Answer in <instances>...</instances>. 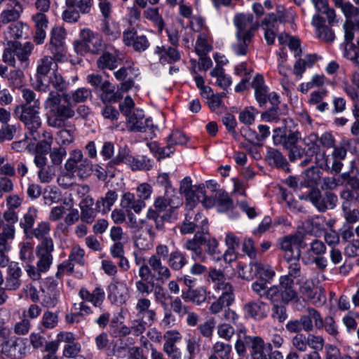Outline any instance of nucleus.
<instances>
[{
	"label": "nucleus",
	"instance_id": "nucleus-1",
	"mask_svg": "<svg viewBox=\"0 0 359 359\" xmlns=\"http://www.w3.org/2000/svg\"><path fill=\"white\" fill-rule=\"evenodd\" d=\"M21 94L25 103L15 107V114L29 130L32 138L37 140L40 138V133L37 130L42 125L41 120L39 116L41 109L39 98L36 97V95L33 90L27 88L21 90Z\"/></svg>",
	"mask_w": 359,
	"mask_h": 359
},
{
	"label": "nucleus",
	"instance_id": "nucleus-2",
	"mask_svg": "<svg viewBox=\"0 0 359 359\" xmlns=\"http://www.w3.org/2000/svg\"><path fill=\"white\" fill-rule=\"evenodd\" d=\"M302 143L304 149L299 147H294L289 154V158L291 161H295L304 157L300 165L306 166L315 159V163L320 168H329V155L325 149L319 144V137L315 133H311L302 138Z\"/></svg>",
	"mask_w": 359,
	"mask_h": 359
},
{
	"label": "nucleus",
	"instance_id": "nucleus-3",
	"mask_svg": "<svg viewBox=\"0 0 359 359\" xmlns=\"http://www.w3.org/2000/svg\"><path fill=\"white\" fill-rule=\"evenodd\" d=\"M32 48V44L29 42L24 44L18 41L8 42V47L5 48L3 53V61L10 66L15 67L16 57L20 62L21 67L26 69L29 66V56Z\"/></svg>",
	"mask_w": 359,
	"mask_h": 359
},
{
	"label": "nucleus",
	"instance_id": "nucleus-4",
	"mask_svg": "<svg viewBox=\"0 0 359 359\" xmlns=\"http://www.w3.org/2000/svg\"><path fill=\"white\" fill-rule=\"evenodd\" d=\"M60 95L57 93L50 92L48 101L51 104L50 115L48 118L50 126L60 128L63 126L64 121L74 116V111L69 106L60 105Z\"/></svg>",
	"mask_w": 359,
	"mask_h": 359
},
{
	"label": "nucleus",
	"instance_id": "nucleus-5",
	"mask_svg": "<svg viewBox=\"0 0 359 359\" xmlns=\"http://www.w3.org/2000/svg\"><path fill=\"white\" fill-rule=\"evenodd\" d=\"M269 281L257 280L252 283L251 288L253 292L261 298H265L271 303H282L287 304L290 301L287 297L286 292H284L280 284L268 287Z\"/></svg>",
	"mask_w": 359,
	"mask_h": 359
},
{
	"label": "nucleus",
	"instance_id": "nucleus-6",
	"mask_svg": "<svg viewBox=\"0 0 359 359\" xmlns=\"http://www.w3.org/2000/svg\"><path fill=\"white\" fill-rule=\"evenodd\" d=\"M300 258H292L285 259L288 263L287 274L282 276L279 280V284L290 301H292L297 297V292L294 289V279L301 276Z\"/></svg>",
	"mask_w": 359,
	"mask_h": 359
},
{
	"label": "nucleus",
	"instance_id": "nucleus-7",
	"mask_svg": "<svg viewBox=\"0 0 359 359\" xmlns=\"http://www.w3.org/2000/svg\"><path fill=\"white\" fill-rule=\"evenodd\" d=\"M306 244L303 237L298 234H291L278 239V247L284 252L285 259L301 257V249L304 248Z\"/></svg>",
	"mask_w": 359,
	"mask_h": 359
},
{
	"label": "nucleus",
	"instance_id": "nucleus-8",
	"mask_svg": "<svg viewBox=\"0 0 359 359\" xmlns=\"http://www.w3.org/2000/svg\"><path fill=\"white\" fill-rule=\"evenodd\" d=\"M65 166L67 171L76 172L81 178L87 177L92 172V164L87 158H83V154L79 150L72 152Z\"/></svg>",
	"mask_w": 359,
	"mask_h": 359
},
{
	"label": "nucleus",
	"instance_id": "nucleus-9",
	"mask_svg": "<svg viewBox=\"0 0 359 359\" xmlns=\"http://www.w3.org/2000/svg\"><path fill=\"white\" fill-rule=\"evenodd\" d=\"M252 86L255 90L256 100L261 107L267 102H271L273 107L278 105L279 100L278 95L275 92L269 93L262 76L257 75L253 79Z\"/></svg>",
	"mask_w": 359,
	"mask_h": 359
},
{
	"label": "nucleus",
	"instance_id": "nucleus-10",
	"mask_svg": "<svg viewBox=\"0 0 359 359\" xmlns=\"http://www.w3.org/2000/svg\"><path fill=\"white\" fill-rule=\"evenodd\" d=\"M236 27L235 34L255 36V32L259 29V23L254 20V16L250 13H238L233 19Z\"/></svg>",
	"mask_w": 359,
	"mask_h": 359
},
{
	"label": "nucleus",
	"instance_id": "nucleus-11",
	"mask_svg": "<svg viewBox=\"0 0 359 359\" xmlns=\"http://www.w3.org/2000/svg\"><path fill=\"white\" fill-rule=\"evenodd\" d=\"M65 31L62 27H54L50 32V51L52 54L50 57L55 61H62L65 57Z\"/></svg>",
	"mask_w": 359,
	"mask_h": 359
},
{
	"label": "nucleus",
	"instance_id": "nucleus-12",
	"mask_svg": "<svg viewBox=\"0 0 359 359\" xmlns=\"http://www.w3.org/2000/svg\"><path fill=\"white\" fill-rule=\"evenodd\" d=\"M309 201L320 212H325L328 209H333L337 202V196L331 192H326L322 195L318 189H311L308 196Z\"/></svg>",
	"mask_w": 359,
	"mask_h": 359
},
{
	"label": "nucleus",
	"instance_id": "nucleus-13",
	"mask_svg": "<svg viewBox=\"0 0 359 359\" xmlns=\"http://www.w3.org/2000/svg\"><path fill=\"white\" fill-rule=\"evenodd\" d=\"M300 293L315 306H322L326 301L324 290L315 285L311 279L306 280L299 287Z\"/></svg>",
	"mask_w": 359,
	"mask_h": 359
},
{
	"label": "nucleus",
	"instance_id": "nucleus-14",
	"mask_svg": "<svg viewBox=\"0 0 359 359\" xmlns=\"http://www.w3.org/2000/svg\"><path fill=\"white\" fill-rule=\"evenodd\" d=\"M123 41L127 46H131L137 52H144L150 46L145 35H137L135 27H128L123 32Z\"/></svg>",
	"mask_w": 359,
	"mask_h": 359
},
{
	"label": "nucleus",
	"instance_id": "nucleus-15",
	"mask_svg": "<svg viewBox=\"0 0 359 359\" xmlns=\"http://www.w3.org/2000/svg\"><path fill=\"white\" fill-rule=\"evenodd\" d=\"M130 298L129 287L122 281L116 280L108 287V299L111 304L121 306Z\"/></svg>",
	"mask_w": 359,
	"mask_h": 359
},
{
	"label": "nucleus",
	"instance_id": "nucleus-16",
	"mask_svg": "<svg viewBox=\"0 0 359 359\" xmlns=\"http://www.w3.org/2000/svg\"><path fill=\"white\" fill-rule=\"evenodd\" d=\"M112 161L115 164L125 163L129 165L133 170H150L153 167L152 161L147 156L134 157L126 153H120Z\"/></svg>",
	"mask_w": 359,
	"mask_h": 359
},
{
	"label": "nucleus",
	"instance_id": "nucleus-17",
	"mask_svg": "<svg viewBox=\"0 0 359 359\" xmlns=\"http://www.w3.org/2000/svg\"><path fill=\"white\" fill-rule=\"evenodd\" d=\"M151 301L146 297H137L134 307L135 316L139 318H145L151 325L157 318V313L151 309Z\"/></svg>",
	"mask_w": 359,
	"mask_h": 359
},
{
	"label": "nucleus",
	"instance_id": "nucleus-18",
	"mask_svg": "<svg viewBox=\"0 0 359 359\" xmlns=\"http://www.w3.org/2000/svg\"><path fill=\"white\" fill-rule=\"evenodd\" d=\"M147 263L151 267L152 278L156 280L164 283L171 278L172 273L170 268L163 262L158 256H150L147 259Z\"/></svg>",
	"mask_w": 359,
	"mask_h": 359
},
{
	"label": "nucleus",
	"instance_id": "nucleus-19",
	"mask_svg": "<svg viewBox=\"0 0 359 359\" xmlns=\"http://www.w3.org/2000/svg\"><path fill=\"white\" fill-rule=\"evenodd\" d=\"M1 351L11 359H21L26 353L27 347L21 339H10L1 345Z\"/></svg>",
	"mask_w": 359,
	"mask_h": 359
},
{
	"label": "nucleus",
	"instance_id": "nucleus-20",
	"mask_svg": "<svg viewBox=\"0 0 359 359\" xmlns=\"http://www.w3.org/2000/svg\"><path fill=\"white\" fill-rule=\"evenodd\" d=\"M208 278L215 290L221 292V294H233L232 285L226 281L223 271L219 269H210Z\"/></svg>",
	"mask_w": 359,
	"mask_h": 359
},
{
	"label": "nucleus",
	"instance_id": "nucleus-21",
	"mask_svg": "<svg viewBox=\"0 0 359 359\" xmlns=\"http://www.w3.org/2000/svg\"><path fill=\"white\" fill-rule=\"evenodd\" d=\"M35 5L39 11L32 16L36 27L34 41L37 44H41L43 43L45 38V33L43 31V27L45 25V0H36Z\"/></svg>",
	"mask_w": 359,
	"mask_h": 359
},
{
	"label": "nucleus",
	"instance_id": "nucleus-22",
	"mask_svg": "<svg viewBox=\"0 0 359 359\" xmlns=\"http://www.w3.org/2000/svg\"><path fill=\"white\" fill-rule=\"evenodd\" d=\"M299 321L302 330L306 332L313 331L314 326L317 329L318 327H322V316L314 308L309 307L306 313L300 317Z\"/></svg>",
	"mask_w": 359,
	"mask_h": 359
},
{
	"label": "nucleus",
	"instance_id": "nucleus-23",
	"mask_svg": "<svg viewBox=\"0 0 359 359\" xmlns=\"http://www.w3.org/2000/svg\"><path fill=\"white\" fill-rule=\"evenodd\" d=\"M80 36L86 42L91 53L97 54L102 50L103 40L98 33L85 28L81 31Z\"/></svg>",
	"mask_w": 359,
	"mask_h": 359
},
{
	"label": "nucleus",
	"instance_id": "nucleus-24",
	"mask_svg": "<svg viewBox=\"0 0 359 359\" xmlns=\"http://www.w3.org/2000/svg\"><path fill=\"white\" fill-rule=\"evenodd\" d=\"M203 242H205V236L196 233L192 239H189L184 243V248L192 252V258L194 260L204 262L206 257L201 248Z\"/></svg>",
	"mask_w": 359,
	"mask_h": 359
},
{
	"label": "nucleus",
	"instance_id": "nucleus-25",
	"mask_svg": "<svg viewBox=\"0 0 359 359\" xmlns=\"http://www.w3.org/2000/svg\"><path fill=\"white\" fill-rule=\"evenodd\" d=\"M244 311L246 315L255 320H262L267 316L269 311V306L262 301H252L244 306Z\"/></svg>",
	"mask_w": 359,
	"mask_h": 359
},
{
	"label": "nucleus",
	"instance_id": "nucleus-26",
	"mask_svg": "<svg viewBox=\"0 0 359 359\" xmlns=\"http://www.w3.org/2000/svg\"><path fill=\"white\" fill-rule=\"evenodd\" d=\"M79 296L84 302L91 303L94 306L102 310V305L105 299V292L100 286H97L90 292L86 288L82 287L79 292Z\"/></svg>",
	"mask_w": 359,
	"mask_h": 359
},
{
	"label": "nucleus",
	"instance_id": "nucleus-27",
	"mask_svg": "<svg viewBox=\"0 0 359 359\" xmlns=\"http://www.w3.org/2000/svg\"><path fill=\"white\" fill-rule=\"evenodd\" d=\"M182 205V200L176 196L168 197L167 194L163 196H158L155 198L154 206L156 212H161L168 209L172 212L175 209Z\"/></svg>",
	"mask_w": 359,
	"mask_h": 359
},
{
	"label": "nucleus",
	"instance_id": "nucleus-28",
	"mask_svg": "<svg viewBox=\"0 0 359 359\" xmlns=\"http://www.w3.org/2000/svg\"><path fill=\"white\" fill-rule=\"evenodd\" d=\"M22 270L18 263L11 262L8 268L6 276L5 289L16 290L21 284Z\"/></svg>",
	"mask_w": 359,
	"mask_h": 359
},
{
	"label": "nucleus",
	"instance_id": "nucleus-29",
	"mask_svg": "<svg viewBox=\"0 0 359 359\" xmlns=\"http://www.w3.org/2000/svg\"><path fill=\"white\" fill-rule=\"evenodd\" d=\"M23 11L20 2L16 0H9L8 8L0 14V21L3 24H8L18 20Z\"/></svg>",
	"mask_w": 359,
	"mask_h": 359
},
{
	"label": "nucleus",
	"instance_id": "nucleus-30",
	"mask_svg": "<svg viewBox=\"0 0 359 359\" xmlns=\"http://www.w3.org/2000/svg\"><path fill=\"white\" fill-rule=\"evenodd\" d=\"M272 347L271 344H265L262 338L257 337L254 344L251 347L250 355L251 359H268L271 354Z\"/></svg>",
	"mask_w": 359,
	"mask_h": 359
},
{
	"label": "nucleus",
	"instance_id": "nucleus-31",
	"mask_svg": "<svg viewBox=\"0 0 359 359\" xmlns=\"http://www.w3.org/2000/svg\"><path fill=\"white\" fill-rule=\"evenodd\" d=\"M36 254L39 258L36 267L28 265L27 269L28 276L34 280H39L41 273L45 271V248L43 245L37 246Z\"/></svg>",
	"mask_w": 359,
	"mask_h": 359
},
{
	"label": "nucleus",
	"instance_id": "nucleus-32",
	"mask_svg": "<svg viewBox=\"0 0 359 359\" xmlns=\"http://www.w3.org/2000/svg\"><path fill=\"white\" fill-rule=\"evenodd\" d=\"M126 118L128 127L131 130L142 132L148 126L147 120L145 119L142 110L135 109Z\"/></svg>",
	"mask_w": 359,
	"mask_h": 359
},
{
	"label": "nucleus",
	"instance_id": "nucleus-33",
	"mask_svg": "<svg viewBox=\"0 0 359 359\" xmlns=\"http://www.w3.org/2000/svg\"><path fill=\"white\" fill-rule=\"evenodd\" d=\"M258 336H250L240 331L237 333V339L236 341L234 348L237 354L240 357H243L247 353V348L251 351V347L254 344Z\"/></svg>",
	"mask_w": 359,
	"mask_h": 359
},
{
	"label": "nucleus",
	"instance_id": "nucleus-34",
	"mask_svg": "<svg viewBox=\"0 0 359 359\" xmlns=\"http://www.w3.org/2000/svg\"><path fill=\"white\" fill-rule=\"evenodd\" d=\"M236 41L231 45V49L236 55H246L249 51V46L252 43L253 36L235 34Z\"/></svg>",
	"mask_w": 359,
	"mask_h": 359
},
{
	"label": "nucleus",
	"instance_id": "nucleus-35",
	"mask_svg": "<svg viewBox=\"0 0 359 359\" xmlns=\"http://www.w3.org/2000/svg\"><path fill=\"white\" fill-rule=\"evenodd\" d=\"M155 53L159 56L160 62L162 64L172 63L180 59L179 51L171 46H157Z\"/></svg>",
	"mask_w": 359,
	"mask_h": 359
},
{
	"label": "nucleus",
	"instance_id": "nucleus-36",
	"mask_svg": "<svg viewBox=\"0 0 359 359\" xmlns=\"http://www.w3.org/2000/svg\"><path fill=\"white\" fill-rule=\"evenodd\" d=\"M212 38L209 31L201 32L196 39L195 50L200 57L205 56L212 50Z\"/></svg>",
	"mask_w": 359,
	"mask_h": 359
},
{
	"label": "nucleus",
	"instance_id": "nucleus-37",
	"mask_svg": "<svg viewBox=\"0 0 359 359\" xmlns=\"http://www.w3.org/2000/svg\"><path fill=\"white\" fill-rule=\"evenodd\" d=\"M121 206L127 212L133 210L138 214L146 206V203L141 200L136 199L133 194L127 192L122 196Z\"/></svg>",
	"mask_w": 359,
	"mask_h": 359
},
{
	"label": "nucleus",
	"instance_id": "nucleus-38",
	"mask_svg": "<svg viewBox=\"0 0 359 359\" xmlns=\"http://www.w3.org/2000/svg\"><path fill=\"white\" fill-rule=\"evenodd\" d=\"M50 66V69H46V75L48 74L49 84L58 91L65 90L67 87V83L61 74L56 71L57 63L51 62Z\"/></svg>",
	"mask_w": 359,
	"mask_h": 359
},
{
	"label": "nucleus",
	"instance_id": "nucleus-39",
	"mask_svg": "<svg viewBox=\"0 0 359 359\" xmlns=\"http://www.w3.org/2000/svg\"><path fill=\"white\" fill-rule=\"evenodd\" d=\"M102 90L101 100L104 103L116 102L122 95L118 91H115L114 86L108 81L102 83L100 88Z\"/></svg>",
	"mask_w": 359,
	"mask_h": 359
},
{
	"label": "nucleus",
	"instance_id": "nucleus-40",
	"mask_svg": "<svg viewBox=\"0 0 359 359\" xmlns=\"http://www.w3.org/2000/svg\"><path fill=\"white\" fill-rule=\"evenodd\" d=\"M101 30L110 41H114L121 36V29L118 24L111 19H104L102 20Z\"/></svg>",
	"mask_w": 359,
	"mask_h": 359
},
{
	"label": "nucleus",
	"instance_id": "nucleus-41",
	"mask_svg": "<svg viewBox=\"0 0 359 359\" xmlns=\"http://www.w3.org/2000/svg\"><path fill=\"white\" fill-rule=\"evenodd\" d=\"M34 163L40 168L38 175L41 182H45V173L43 168L45 166V142L39 141L35 148Z\"/></svg>",
	"mask_w": 359,
	"mask_h": 359
},
{
	"label": "nucleus",
	"instance_id": "nucleus-42",
	"mask_svg": "<svg viewBox=\"0 0 359 359\" xmlns=\"http://www.w3.org/2000/svg\"><path fill=\"white\" fill-rule=\"evenodd\" d=\"M201 338L194 334H189L184 339L189 359H196L201 353Z\"/></svg>",
	"mask_w": 359,
	"mask_h": 359
},
{
	"label": "nucleus",
	"instance_id": "nucleus-43",
	"mask_svg": "<svg viewBox=\"0 0 359 359\" xmlns=\"http://www.w3.org/2000/svg\"><path fill=\"white\" fill-rule=\"evenodd\" d=\"M167 263L170 269L180 271L187 264V259L183 252L176 250L170 253Z\"/></svg>",
	"mask_w": 359,
	"mask_h": 359
},
{
	"label": "nucleus",
	"instance_id": "nucleus-44",
	"mask_svg": "<svg viewBox=\"0 0 359 359\" xmlns=\"http://www.w3.org/2000/svg\"><path fill=\"white\" fill-rule=\"evenodd\" d=\"M267 158L269 163L289 172L290 171L288 163L282 154L275 149L268 151Z\"/></svg>",
	"mask_w": 359,
	"mask_h": 359
},
{
	"label": "nucleus",
	"instance_id": "nucleus-45",
	"mask_svg": "<svg viewBox=\"0 0 359 359\" xmlns=\"http://www.w3.org/2000/svg\"><path fill=\"white\" fill-rule=\"evenodd\" d=\"M341 208L347 224H353L359 221V210L355 203H342Z\"/></svg>",
	"mask_w": 359,
	"mask_h": 359
},
{
	"label": "nucleus",
	"instance_id": "nucleus-46",
	"mask_svg": "<svg viewBox=\"0 0 359 359\" xmlns=\"http://www.w3.org/2000/svg\"><path fill=\"white\" fill-rule=\"evenodd\" d=\"M118 198L117 193L114 190L108 191L104 197L100 198L96 203V207L99 211L106 212L109 211L111 208Z\"/></svg>",
	"mask_w": 359,
	"mask_h": 359
},
{
	"label": "nucleus",
	"instance_id": "nucleus-47",
	"mask_svg": "<svg viewBox=\"0 0 359 359\" xmlns=\"http://www.w3.org/2000/svg\"><path fill=\"white\" fill-rule=\"evenodd\" d=\"M144 17L151 21L159 32H161L165 27L164 20L159 13L158 8L149 7L144 11Z\"/></svg>",
	"mask_w": 359,
	"mask_h": 359
},
{
	"label": "nucleus",
	"instance_id": "nucleus-48",
	"mask_svg": "<svg viewBox=\"0 0 359 359\" xmlns=\"http://www.w3.org/2000/svg\"><path fill=\"white\" fill-rule=\"evenodd\" d=\"M233 300V294H221L219 298L211 304L209 311L212 314H217L222 310L224 306H229Z\"/></svg>",
	"mask_w": 359,
	"mask_h": 359
},
{
	"label": "nucleus",
	"instance_id": "nucleus-49",
	"mask_svg": "<svg viewBox=\"0 0 359 359\" xmlns=\"http://www.w3.org/2000/svg\"><path fill=\"white\" fill-rule=\"evenodd\" d=\"M47 286L46 294L49 295V301H46V304H48L50 306H54L57 304L60 295L57 280L52 277L46 278Z\"/></svg>",
	"mask_w": 359,
	"mask_h": 359
},
{
	"label": "nucleus",
	"instance_id": "nucleus-50",
	"mask_svg": "<svg viewBox=\"0 0 359 359\" xmlns=\"http://www.w3.org/2000/svg\"><path fill=\"white\" fill-rule=\"evenodd\" d=\"M97 67L101 70H113L118 66L117 57L113 54L106 52L104 53L97 61Z\"/></svg>",
	"mask_w": 359,
	"mask_h": 359
},
{
	"label": "nucleus",
	"instance_id": "nucleus-51",
	"mask_svg": "<svg viewBox=\"0 0 359 359\" xmlns=\"http://www.w3.org/2000/svg\"><path fill=\"white\" fill-rule=\"evenodd\" d=\"M182 298L187 302L200 305L205 301L206 294L203 289L194 290L189 288L186 292H183Z\"/></svg>",
	"mask_w": 359,
	"mask_h": 359
},
{
	"label": "nucleus",
	"instance_id": "nucleus-52",
	"mask_svg": "<svg viewBox=\"0 0 359 359\" xmlns=\"http://www.w3.org/2000/svg\"><path fill=\"white\" fill-rule=\"evenodd\" d=\"M216 205L219 212H226L233 207V202L229 194L219 191L215 195Z\"/></svg>",
	"mask_w": 359,
	"mask_h": 359
},
{
	"label": "nucleus",
	"instance_id": "nucleus-53",
	"mask_svg": "<svg viewBox=\"0 0 359 359\" xmlns=\"http://www.w3.org/2000/svg\"><path fill=\"white\" fill-rule=\"evenodd\" d=\"M210 74L216 78V84L223 89H226L231 83L230 78L224 74V69L219 65H217Z\"/></svg>",
	"mask_w": 359,
	"mask_h": 359
},
{
	"label": "nucleus",
	"instance_id": "nucleus-54",
	"mask_svg": "<svg viewBox=\"0 0 359 359\" xmlns=\"http://www.w3.org/2000/svg\"><path fill=\"white\" fill-rule=\"evenodd\" d=\"M135 289L139 297H146L151 294L156 286L154 280L139 279L135 282Z\"/></svg>",
	"mask_w": 359,
	"mask_h": 359
},
{
	"label": "nucleus",
	"instance_id": "nucleus-55",
	"mask_svg": "<svg viewBox=\"0 0 359 359\" xmlns=\"http://www.w3.org/2000/svg\"><path fill=\"white\" fill-rule=\"evenodd\" d=\"M211 352L217 355L220 359H231L232 346L229 344L217 341L212 345Z\"/></svg>",
	"mask_w": 359,
	"mask_h": 359
},
{
	"label": "nucleus",
	"instance_id": "nucleus-56",
	"mask_svg": "<svg viewBox=\"0 0 359 359\" xmlns=\"http://www.w3.org/2000/svg\"><path fill=\"white\" fill-rule=\"evenodd\" d=\"M45 79V59H41V64L38 66L36 73L31 78L32 86L37 90H42Z\"/></svg>",
	"mask_w": 359,
	"mask_h": 359
},
{
	"label": "nucleus",
	"instance_id": "nucleus-57",
	"mask_svg": "<svg viewBox=\"0 0 359 359\" xmlns=\"http://www.w3.org/2000/svg\"><path fill=\"white\" fill-rule=\"evenodd\" d=\"M257 277L259 280L269 281L275 276V271L268 264L256 262Z\"/></svg>",
	"mask_w": 359,
	"mask_h": 359
},
{
	"label": "nucleus",
	"instance_id": "nucleus-58",
	"mask_svg": "<svg viewBox=\"0 0 359 359\" xmlns=\"http://www.w3.org/2000/svg\"><path fill=\"white\" fill-rule=\"evenodd\" d=\"M15 236V229L4 227L2 233H0V250H10L11 245L9 241L13 240Z\"/></svg>",
	"mask_w": 359,
	"mask_h": 359
},
{
	"label": "nucleus",
	"instance_id": "nucleus-59",
	"mask_svg": "<svg viewBox=\"0 0 359 359\" xmlns=\"http://www.w3.org/2000/svg\"><path fill=\"white\" fill-rule=\"evenodd\" d=\"M324 5L320 7L316 6V9L318 12H321L326 15L327 21L330 25H334L338 23V20L337 19V13L335 10L333 8L329 6V3L327 0H325V3Z\"/></svg>",
	"mask_w": 359,
	"mask_h": 359
},
{
	"label": "nucleus",
	"instance_id": "nucleus-60",
	"mask_svg": "<svg viewBox=\"0 0 359 359\" xmlns=\"http://www.w3.org/2000/svg\"><path fill=\"white\" fill-rule=\"evenodd\" d=\"M318 329H325V332L332 336L337 337L339 334V330L336 322L333 317L327 316L323 319L322 318V327H318Z\"/></svg>",
	"mask_w": 359,
	"mask_h": 359
},
{
	"label": "nucleus",
	"instance_id": "nucleus-61",
	"mask_svg": "<svg viewBox=\"0 0 359 359\" xmlns=\"http://www.w3.org/2000/svg\"><path fill=\"white\" fill-rule=\"evenodd\" d=\"M217 334L219 337L229 341L235 334V329L231 324L222 323L217 325Z\"/></svg>",
	"mask_w": 359,
	"mask_h": 359
},
{
	"label": "nucleus",
	"instance_id": "nucleus-62",
	"mask_svg": "<svg viewBox=\"0 0 359 359\" xmlns=\"http://www.w3.org/2000/svg\"><path fill=\"white\" fill-rule=\"evenodd\" d=\"M238 274L243 279L247 280L257 277L256 262H252L248 265L239 266Z\"/></svg>",
	"mask_w": 359,
	"mask_h": 359
},
{
	"label": "nucleus",
	"instance_id": "nucleus-63",
	"mask_svg": "<svg viewBox=\"0 0 359 359\" xmlns=\"http://www.w3.org/2000/svg\"><path fill=\"white\" fill-rule=\"evenodd\" d=\"M303 177L306 186L313 187L316 185L320 180L319 170L316 168L312 166L304 171L303 173Z\"/></svg>",
	"mask_w": 359,
	"mask_h": 359
},
{
	"label": "nucleus",
	"instance_id": "nucleus-64",
	"mask_svg": "<svg viewBox=\"0 0 359 359\" xmlns=\"http://www.w3.org/2000/svg\"><path fill=\"white\" fill-rule=\"evenodd\" d=\"M215 320L210 318L203 323L200 324L198 327L199 333L205 338H211L213 335V332L215 327Z\"/></svg>",
	"mask_w": 359,
	"mask_h": 359
}]
</instances>
